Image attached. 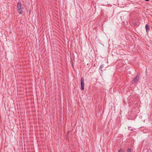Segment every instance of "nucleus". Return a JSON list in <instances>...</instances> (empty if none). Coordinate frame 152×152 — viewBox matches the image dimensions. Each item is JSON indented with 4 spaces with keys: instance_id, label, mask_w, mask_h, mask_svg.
Instances as JSON below:
<instances>
[{
    "instance_id": "f257e3e1",
    "label": "nucleus",
    "mask_w": 152,
    "mask_h": 152,
    "mask_svg": "<svg viewBox=\"0 0 152 152\" xmlns=\"http://www.w3.org/2000/svg\"><path fill=\"white\" fill-rule=\"evenodd\" d=\"M17 10L20 14H23V6L21 2H18L17 4Z\"/></svg>"
},
{
    "instance_id": "f03ea898",
    "label": "nucleus",
    "mask_w": 152,
    "mask_h": 152,
    "mask_svg": "<svg viewBox=\"0 0 152 152\" xmlns=\"http://www.w3.org/2000/svg\"><path fill=\"white\" fill-rule=\"evenodd\" d=\"M80 84H81V89L82 90H83L84 89V78L83 77H81L80 80Z\"/></svg>"
},
{
    "instance_id": "7ed1b4c3",
    "label": "nucleus",
    "mask_w": 152,
    "mask_h": 152,
    "mask_svg": "<svg viewBox=\"0 0 152 152\" xmlns=\"http://www.w3.org/2000/svg\"><path fill=\"white\" fill-rule=\"evenodd\" d=\"M139 76L138 75H137L134 78L133 80L132 81V84H134L137 82L139 80Z\"/></svg>"
},
{
    "instance_id": "20e7f679",
    "label": "nucleus",
    "mask_w": 152,
    "mask_h": 152,
    "mask_svg": "<svg viewBox=\"0 0 152 152\" xmlns=\"http://www.w3.org/2000/svg\"><path fill=\"white\" fill-rule=\"evenodd\" d=\"M145 28L147 32L148 33V32L149 31L150 29L149 26L147 24L145 25Z\"/></svg>"
},
{
    "instance_id": "39448f33",
    "label": "nucleus",
    "mask_w": 152,
    "mask_h": 152,
    "mask_svg": "<svg viewBox=\"0 0 152 152\" xmlns=\"http://www.w3.org/2000/svg\"><path fill=\"white\" fill-rule=\"evenodd\" d=\"M104 67V65L103 64H102L99 67V69L100 70L102 71V69Z\"/></svg>"
},
{
    "instance_id": "423d86ee",
    "label": "nucleus",
    "mask_w": 152,
    "mask_h": 152,
    "mask_svg": "<svg viewBox=\"0 0 152 152\" xmlns=\"http://www.w3.org/2000/svg\"><path fill=\"white\" fill-rule=\"evenodd\" d=\"M127 151V152H131V149L129 148H128Z\"/></svg>"
},
{
    "instance_id": "0eeeda50",
    "label": "nucleus",
    "mask_w": 152,
    "mask_h": 152,
    "mask_svg": "<svg viewBox=\"0 0 152 152\" xmlns=\"http://www.w3.org/2000/svg\"><path fill=\"white\" fill-rule=\"evenodd\" d=\"M123 150L121 149H120L119 151L118 152H123Z\"/></svg>"
},
{
    "instance_id": "6e6552de",
    "label": "nucleus",
    "mask_w": 152,
    "mask_h": 152,
    "mask_svg": "<svg viewBox=\"0 0 152 152\" xmlns=\"http://www.w3.org/2000/svg\"><path fill=\"white\" fill-rule=\"evenodd\" d=\"M5 105V108H6V104H4ZM5 109H6V108H5Z\"/></svg>"
},
{
    "instance_id": "1a4fd4ad",
    "label": "nucleus",
    "mask_w": 152,
    "mask_h": 152,
    "mask_svg": "<svg viewBox=\"0 0 152 152\" xmlns=\"http://www.w3.org/2000/svg\"><path fill=\"white\" fill-rule=\"evenodd\" d=\"M9 110V108H8V110Z\"/></svg>"
}]
</instances>
